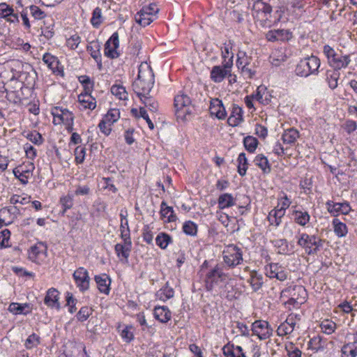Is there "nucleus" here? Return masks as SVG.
Instances as JSON below:
<instances>
[{
  "instance_id": "obj_1",
  "label": "nucleus",
  "mask_w": 357,
  "mask_h": 357,
  "mask_svg": "<svg viewBox=\"0 0 357 357\" xmlns=\"http://www.w3.org/2000/svg\"><path fill=\"white\" fill-rule=\"evenodd\" d=\"M154 84V74L151 68L141 64L137 78L132 83V88L138 97L149 95Z\"/></svg>"
},
{
  "instance_id": "obj_2",
  "label": "nucleus",
  "mask_w": 357,
  "mask_h": 357,
  "mask_svg": "<svg viewBox=\"0 0 357 357\" xmlns=\"http://www.w3.org/2000/svg\"><path fill=\"white\" fill-rule=\"evenodd\" d=\"M297 244L303 248L308 255H316L323 246L324 240L316 235L302 233L297 237Z\"/></svg>"
},
{
  "instance_id": "obj_3",
  "label": "nucleus",
  "mask_w": 357,
  "mask_h": 357,
  "mask_svg": "<svg viewBox=\"0 0 357 357\" xmlns=\"http://www.w3.org/2000/svg\"><path fill=\"white\" fill-rule=\"evenodd\" d=\"M320 63V60L317 56H311L304 58L296 66V73L301 77L317 74Z\"/></svg>"
},
{
  "instance_id": "obj_4",
  "label": "nucleus",
  "mask_w": 357,
  "mask_h": 357,
  "mask_svg": "<svg viewBox=\"0 0 357 357\" xmlns=\"http://www.w3.org/2000/svg\"><path fill=\"white\" fill-rule=\"evenodd\" d=\"M227 278L228 274L225 273L222 268L217 264L206 273L204 279L206 289L207 291H212L215 285L225 281Z\"/></svg>"
},
{
  "instance_id": "obj_5",
  "label": "nucleus",
  "mask_w": 357,
  "mask_h": 357,
  "mask_svg": "<svg viewBox=\"0 0 357 357\" xmlns=\"http://www.w3.org/2000/svg\"><path fill=\"white\" fill-rule=\"evenodd\" d=\"M323 52L328 59V64L335 69L346 68L351 61L349 56H339L328 45L324 46Z\"/></svg>"
},
{
  "instance_id": "obj_6",
  "label": "nucleus",
  "mask_w": 357,
  "mask_h": 357,
  "mask_svg": "<svg viewBox=\"0 0 357 357\" xmlns=\"http://www.w3.org/2000/svg\"><path fill=\"white\" fill-rule=\"evenodd\" d=\"M233 66V56L227 61L222 62V66H215L210 73L211 79L216 83L221 82L226 77H231V68Z\"/></svg>"
},
{
  "instance_id": "obj_7",
  "label": "nucleus",
  "mask_w": 357,
  "mask_h": 357,
  "mask_svg": "<svg viewBox=\"0 0 357 357\" xmlns=\"http://www.w3.org/2000/svg\"><path fill=\"white\" fill-rule=\"evenodd\" d=\"M190 98L184 93L178 94L174 98V107L177 118L185 119L187 114L191 113Z\"/></svg>"
},
{
  "instance_id": "obj_8",
  "label": "nucleus",
  "mask_w": 357,
  "mask_h": 357,
  "mask_svg": "<svg viewBox=\"0 0 357 357\" xmlns=\"http://www.w3.org/2000/svg\"><path fill=\"white\" fill-rule=\"evenodd\" d=\"M225 263L229 267H234L243 261V255L240 248L231 245L229 247L227 254L223 256Z\"/></svg>"
},
{
  "instance_id": "obj_9",
  "label": "nucleus",
  "mask_w": 357,
  "mask_h": 357,
  "mask_svg": "<svg viewBox=\"0 0 357 357\" xmlns=\"http://www.w3.org/2000/svg\"><path fill=\"white\" fill-rule=\"evenodd\" d=\"M73 276L80 291L84 292L89 289L90 277L86 269L79 267L74 272Z\"/></svg>"
},
{
  "instance_id": "obj_10",
  "label": "nucleus",
  "mask_w": 357,
  "mask_h": 357,
  "mask_svg": "<svg viewBox=\"0 0 357 357\" xmlns=\"http://www.w3.org/2000/svg\"><path fill=\"white\" fill-rule=\"evenodd\" d=\"M287 293L291 296L288 301L290 304L294 303L301 304L305 301L307 292L305 289L301 285H296L282 291V294H285Z\"/></svg>"
},
{
  "instance_id": "obj_11",
  "label": "nucleus",
  "mask_w": 357,
  "mask_h": 357,
  "mask_svg": "<svg viewBox=\"0 0 357 357\" xmlns=\"http://www.w3.org/2000/svg\"><path fill=\"white\" fill-rule=\"evenodd\" d=\"M252 331L260 340H266L272 335L273 329L267 321L257 320L252 324Z\"/></svg>"
},
{
  "instance_id": "obj_12",
  "label": "nucleus",
  "mask_w": 357,
  "mask_h": 357,
  "mask_svg": "<svg viewBox=\"0 0 357 357\" xmlns=\"http://www.w3.org/2000/svg\"><path fill=\"white\" fill-rule=\"evenodd\" d=\"M119 47V39L118 32H114L107 40L105 45V55L110 59H115L119 56L117 48Z\"/></svg>"
},
{
  "instance_id": "obj_13",
  "label": "nucleus",
  "mask_w": 357,
  "mask_h": 357,
  "mask_svg": "<svg viewBox=\"0 0 357 357\" xmlns=\"http://www.w3.org/2000/svg\"><path fill=\"white\" fill-rule=\"evenodd\" d=\"M292 33L289 29H273L268 31L266 39L269 42H286L292 38Z\"/></svg>"
},
{
  "instance_id": "obj_14",
  "label": "nucleus",
  "mask_w": 357,
  "mask_h": 357,
  "mask_svg": "<svg viewBox=\"0 0 357 357\" xmlns=\"http://www.w3.org/2000/svg\"><path fill=\"white\" fill-rule=\"evenodd\" d=\"M86 50L96 61L99 70L102 69V59L100 54V44L98 40L91 42L86 47Z\"/></svg>"
},
{
  "instance_id": "obj_15",
  "label": "nucleus",
  "mask_w": 357,
  "mask_h": 357,
  "mask_svg": "<svg viewBox=\"0 0 357 357\" xmlns=\"http://www.w3.org/2000/svg\"><path fill=\"white\" fill-rule=\"evenodd\" d=\"M210 112L215 115L218 119H225L227 116L225 108L221 100L213 99L211 102Z\"/></svg>"
},
{
  "instance_id": "obj_16",
  "label": "nucleus",
  "mask_w": 357,
  "mask_h": 357,
  "mask_svg": "<svg viewBox=\"0 0 357 357\" xmlns=\"http://www.w3.org/2000/svg\"><path fill=\"white\" fill-rule=\"evenodd\" d=\"M94 280L97 284L98 290L106 295L110 291L111 280L106 274L96 275Z\"/></svg>"
},
{
  "instance_id": "obj_17",
  "label": "nucleus",
  "mask_w": 357,
  "mask_h": 357,
  "mask_svg": "<svg viewBox=\"0 0 357 357\" xmlns=\"http://www.w3.org/2000/svg\"><path fill=\"white\" fill-rule=\"evenodd\" d=\"M43 61L54 73H56L58 75L61 74V75H63V69L61 67H59V61L56 56L46 53L43 55Z\"/></svg>"
},
{
  "instance_id": "obj_18",
  "label": "nucleus",
  "mask_w": 357,
  "mask_h": 357,
  "mask_svg": "<svg viewBox=\"0 0 357 357\" xmlns=\"http://www.w3.org/2000/svg\"><path fill=\"white\" fill-rule=\"evenodd\" d=\"M243 121L242 108L236 105H233L231 114L227 119L228 124L232 127H235L239 125Z\"/></svg>"
},
{
  "instance_id": "obj_19",
  "label": "nucleus",
  "mask_w": 357,
  "mask_h": 357,
  "mask_svg": "<svg viewBox=\"0 0 357 357\" xmlns=\"http://www.w3.org/2000/svg\"><path fill=\"white\" fill-rule=\"evenodd\" d=\"M47 247L43 243H39L31 246L29 251V259L34 262H38L41 255H45Z\"/></svg>"
},
{
  "instance_id": "obj_20",
  "label": "nucleus",
  "mask_w": 357,
  "mask_h": 357,
  "mask_svg": "<svg viewBox=\"0 0 357 357\" xmlns=\"http://www.w3.org/2000/svg\"><path fill=\"white\" fill-rule=\"evenodd\" d=\"M8 310L15 314H27L31 312L32 307L29 303H12L8 307Z\"/></svg>"
},
{
  "instance_id": "obj_21",
  "label": "nucleus",
  "mask_w": 357,
  "mask_h": 357,
  "mask_svg": "<svg viewBox=\"0 0 357 357\" xmlns=\"http://www.w3.org/2000/svg\"><path fill=\"white\" fill-rule=\"evenodd\" d=\"M59 291L54 288H50L47 291L46 296L44 299V303L48 307H54L56 305L57 308L59 307Z\"/></svg>"
},
{
  "instance_id": "obj_22",
  "label": "nucleus",
  "mask_w": 357,
  "mask_h": 357,
  "mask_svg": "<svg viewBox=\"0 0 357 357\" xmlns=\"http://www.w3.org/2000/svg\"><path fill=\"white\" fill-rule=\"evenodd\" d=\"M155 318L162 323H167L171 319V312L166 306H157L154 308Z\"/></svg>"
},
{
  "instance_id": "obj_23",
  "label": "nucleus",
  "mask_w": 357,
  "mask_h": 357,
  "mask_svg": "<svg viewBox=\"0 0 357 357\" xmlns=\"http://www.w3.org/2000/svg\"><path fill=\"white\" fill-rule=\"evenodd\" d=\"M248 281L250 284L252 290L256 292L261 288L264 284V278L261 274L253 271L250 273V277Z\"/></svg>"
},
{
  "instance_id": "obj_24",
  "label": "nucleus",
  "mask_w": 357,
  "mask_h": 357,
  "mask_svg": "<svg viewBox=\"0 0 357 357\" xmlns=\"http://www.w3.org/2000/svg\"><path fill=\"white\" fill-rule=\"evenodd\" d=\"M284 211H282L278 207L272 209L267 217L268 222L271 225L278 227L281 222L282 218L284 215Z\"/></svg>"
},
{
  "instance_id": "obj_25",
  "label": "nucleus",
  "mask_w": 357,
  "mask_h": 357,
  "mask_svg": "<svg viewBox=\"0 0 357 357\" xmlns=\"http://www.w3.org/2000/svg\"><path fill=\"white\" fill-rule=\"evenodd\" d=\"M131 246L132 245H130V243H117L114 246V250L115 252L119 258H121V257L125 259L126 262H128V257L130 255V252L131 250Z\"/></svg>"
},
{
  "instance_id": "obj_26",
  "label": "nucleus",
  "mask_w": 357,
  "mask_h": 357,
  "mask_svg": "<svg viewBox=\"0 0 357 357\" xmlns=\"http://www.w3.org/2000/svg\"><path fill=\"white\" fill-rule=\"evenodd\" d=\"M160 215L162 219L167 218L168 222L176 220V216L174 214L173 208L168 206L164 201L160 204Z\"/></svg>"
},
{
  "instance_id": "obj_27",
  "label": "nucleus",
  "mask_w": 357,
  "mask_h": 357,
  "mask_svg": "<svg viewBox=\"0 0 357 357\" xmlns=\"http://www.w3.org/2000/svg\"><path fill=\"white\" fill-rule=\"evenodd\" d=\"M78 100L84 109L93 110L96 107V99L89 94H80L78 96Z\"/></svg>"
},
{
  "instance_id": "obj_28",
  "label": "nucleus",
  "mask_w": 357,
  "mask_h": 357,
  "mask_svg": "<svg viewBox=\"0 0 357 357\" xmlns=\"http://www.w3.org/2000/svg\"><path fill=\"white\" fill-rule=\"evenodd\" d=\"M299 137V132L296 129L290 128L284 130L282 135V139L284 144H294Z\"/></svg>"
},
{
  "instance_id": "obj_29",
  "label": "nucleus",
  "mask_w": 357,
  "mask_h": 357,
  "mask_svg": "<svg viewBox=\"0 0 357 357\" xmlns=\"http://www.w3.org/2000/svg\"><path fill=\"white\" fill-rule=\"evenodd\" d=\"M340 69L328 70L326 73V79L328 84V86L331 89H335L337 86V81L340 78Z\"/></svg>"
},
{
  "instance_id": "obj_30",
  "label": "nucleus",
  "mask_w": 357,
  "mask_h": 357,
  "mask_svg": "<svg viewBox=\"0 0 357 357\" xmlns=\"http://www.w3.org/2000/svg\"><path fill=\"white\" fill-rule=\"evenodd\" d=\"M254 162L255 165L259 167L263 172L264 174H268L271 171V165L267 158L263 154H258Z\"/></svg>"
},
{
  "instance_id": "obj_31",
  "label": "nucleus",
  "mask_w": 357,
  "mask_h": 357,
  "mask_svg": "<svg viewBox=\"0 0 357 357\" xmlns=\"http://www.w3.org/2000/svg\"><path fill=\"white\" fill-rule=\"evenodd\" d=\"M218 206L220 209L229 208L236 204V201L232 195L224 193L220 195L218 198Z\"/></svg>"
},
{
  "instance_id": "obj_32",
  "label": "nucleus",
  "mask_w": 357,
  "mask_h": 357,
  "mask_svg": "<svg viewBox=\"0 0 357 357\" xmlns=\"http://www.w3.org/2000/svg\"><path fill=\"white\" fill-rule=\"evenodd\" d=\"M139 98L144 106L147 107L151 112H156L158 111V103L152 96L146 95Z\"/></svg>"
},
{
  "instance_id": "obj_33",
  "label": "nucleus",
  "mask_w": 357,
  "mask_h": 357,
  "mask_svg": "<svg viewBox=\"0 0 357 357\" xmlns=\"http://www.w3.org/2000/svg\"><path fill=\"white\" fill-rule=\"evenodd\" d=\"M136 22L143 26H146L154 20V17L142 9L135 16Z\"/></svg>"
},
{
  "instance_id": "obj_34",
  "label": "nucleus",
  "mask_w": 357,
  "mask_h": 357,
  "mask_svg": "<svg viewBox=\"0 0 357 357\" xmlns=\"http://www.w3.org/2000/svg\"><path fill=\"white\" fill-rule=\"evenodd\" d=\"M308 345L311 349L318 351L324 349L325 341L321 336L317 335L310 339Z\"/></svg>"
},
{
  "instance_id": "obj_35",
  "label": "nucleus",
  "mask_w": 357,
  "mask_h": 357,
  "mask_svg": "<svg viewBox=\"0 0 357 357\" xmlns=\"http://www.w3.org/2000/svg\"><path fill=\"white\" fill-rule=\"evenodd\" d=\"M73 197V194L68 193L66 195L60 198L59 203L63 208V214L65 213L67 210L73 208L74 204Z\"/></svg>"
},
{
  "instance_id": "obj_36",
  "label": "nucleus",
  "mask_w": 357,
  "mask_h": 357,
  "mask_svg": "<svg viewBox=\"0 0 357 357\" xmlns=\"http://www.w3.org/2000/svg\"><path fill=\"white\" fill-rule=\"evenodd\" d=\"M238 172L241 176H245L248 169V160L245 153H241L238 159Z\"/></svg>"
},
{
  "instance_id": "obj_37",
  "label": "nucleus",
  "mask_w": 357,
  "mask_h": 357,
  "mask_svg": "<svg viewBox=\"0 0 357 357\" xmlns=\"http://www.w3.org/2000/svg\"><path fill=\"white\" fill-rule=\"evenodd\" d=\"M243 145L250 153H254L258 145V140L252 136H247L243 139Z\"/></svg>"
},
{
  "instance_id": "obj_38",
  "label": "nucleus",
  "mask_w": 357,
  "mask_h": 357,
  "mask_svg": "<svg viewBox=\"0 0 357 357\" xmlns=\"http://www.w3.org/2000/svg\"><path fill=\"white\" fill-rule=\"evenodd\" d=\"M155 243L160 248L165 249L172 243V238L167 234L160 233L155 238Z\"/></svg>"
},
{
  "instance_id": "obj_39",
  "label": "nucleus",
  "mask_w": 357,
  "mask_h": 357,
  "mask_svg": "<svg viewBox=\"0 0 357 357\" xmlns=\"http://www.w3.org/2000/svg\"><path fill=\"white\" fill-rule=\"evenodd\" d=\"M294 214L295 222L301 226H305L310 219V215L306 211H295Z\"/></svg>"
},
{
  "instance_id": "obj_40",
  "label": "nucleus",
  "mask_w": 357,
  "mask_h": 357,
  "mask_svg": "<svg viewBox=\"0 0 357 357\" xmlns=\"http://www.w3.org/2000/svg\"><path fill=\"white\" fill-rule=\"evenodd\" d=\"M111 93L120 100H127L128 93L122 85L115 84L111 87Z\"/></svg>"
},
{
  "instance_id": "obj_41",
  "label": "nucleus",
  "mask_w": 357,
  "mask_h": 357,
  "mask_svg": "<svg viewBox=\"0 0 357 357\" xmlns=\"http://www.w3.org/2000/svg\"><path fill=\"white\" fill-rule=\"evenodd\" d=\"M333 225L334 227V231L339 237L344 236L347 233V228L344 223L339 221L338 219H334L333 220Z\"/></svg>"
},
{
  "instance_id": "obj_42",
  "label": "nucleus",
  "mask_w": 357,
  "mask_h": 357,
  "mask_svg": "<svg viewBox=\"0 0 357 357\" xmlns=\"http://www.w3.org/2000/svg\"><path fill=\"white\" fill-rule=\"evenodd\" d=\"M119 118V109L116 108L110 109L103 117L105 121L109 122V124H114Z\"/></svg>"
},
{
  "instance_id": "obj_43",
  "label": "nucleus",
  "mask_w": 357,
  "mask_h": 357,
  "mask_svg": "<svg viewBox=\"0 0 357 357\" xmlns=\"http://www.w3.org/2000/svg\"><path fill=\"white\" fill-rule=\"evenodd\" d=\"M102 22V10L100 8L96 7L93 11L91 23L94 27L98 28L101 24Z\"/></svg>"
},
{
  "instance_id": "obj_44",
  "label": "nucleus",
  "mask_w": 357,
  "mask_h": 357,
  "mask_svg": "<svg viewBox=\"0 0 357 357\" xmlns=\"http://www.w3.org/2000/svg\"><path fill=\"white\" fill-rule=\"evenodd\" d=\"M93 312V309L89 306H84L80 308L77 314H76L77 319L79 321H85Z\"/></svg>"
},
{
  "instance_id": "obj_45",
  "label": "nucleus",
  "mask_w": 357,
  "mask_h": 357,
  "mask_svg": "<svg viewBox=\"0 0 357 357\" xmlns=\"http://www.w3.org/2000/svg\"><path fill=\"white\" fill-rule=\"evenodd\" d=\"M342 357H356L357 349L351 343L344 344L341 349Z\"/></svg>"
},
{
  "instance_id": "obj_46",
  "label": "nucleus",
  "mask_w": 357,
  "mask_h": 357,
  "mask_svg": "<svg viewBox=\"0 0 357 357\" xmlns=\"http://www.w3.org/2000/svg\"><path fill=\"white\" fill-rule=\"evenodd\" d=\"M183 232L189 236H196L197 233V225L192 221H186L183 225Z\"/></svg>"
},
{
  "instance_id": "obj_47",
  "label": "nucleus",
  "mask_w": 357,
  "mask_h": 357,
  "mask_svg": "<svg viewBox=\"0 0 357 357\" xmlns=\"http://www.w3.org/2000/svg\"><path fill=\"white\" fill-rule=\"evenodd\" d=\"M320 327L323 333L330 335L335 331L336 328V324L332 321L326 319L324 320L321 323Z\"/></svg>"
},
{
  "instance_id": "obj_48",
  "label": "nucleus",
  "mask_w": 357,
  "mask_h": 357,
  "mask_svg": "<svg viewBox=\"0 0 357 357\" xmlns=\"http://www.w3.org/2000/svg\"><path fill=\"white\" fill-rule=\"evenodd\" d=\"M289 319H287L285 322L281 324L278 329L277 333L279 336H284L288 334H290L294 331V326H291L289 324Z\"/></svg>"
},
{
  "instance_id": "obj_49",
  "label": "nucleus",
  "mask_w": 357,
  "mask_h": 357,
  "mask_svg": "<svg viewBox=\"0 0 357 357\" xmlns=\"http://www.w3.org/2000/svg\"><path fill=\"white\" fill-rule=\"evenodd\" d=\"M30 173V170L20 171L19 167H16L13 169L15 176L17 177L23 184H26L28 183V178Z\"/></svg>"
},
{
  "instance_id": "obj_50",
  "label": "nucleus",
  "mask_w": 357,
  "mask_h": 357,
  "mask_svg": "<svg viewBox=\"0 0 357 357\" xmlns=\"http://www.w3.org/2000/svg\"><path fill=\"white\" fill-rule=\"evenodd\" d=\"M40 344V337L36 333L30 335L25 342V347L26 349H32Z\"/></svg>"
},
{
  "instance_id": "obj_51",
  "label": "nucleus",
  "mask_w": 357,
  "mask_h": 357,
  "mask_svg": "<svg viewBox=\"0 0 357 357\" xmlns=\"http://www.w3.org/2000/svg\"><path fill=\"white\" fill-rule=\"evenodd\" d=\"M281 265L278 264L271 263L265 267L266 275L267 277L270 278H273L274 275L277 274V272L279 271Z\"/></svg>"
},
{
  "instance_id": "obj_52",
  "label": "nucleus",
  "mask_w": 357,
  "mask_h": 357,
  "mask_svg": "<svg viewBox=\"0 0 357 357\" xmlns=\"http://www.w3.org/2000/svg\"><path fill=\"white\" fill-rule=\"evenodd\" d=\"M31 15L36 20H42L45 17L46 14L44 11H43L39 7L35 5H32L29 7Z\"/></svg>"
},
{
  "instance_id": "obj_53",
  "label": "nucleus",
  "mask_w": 357,
  "mask_h": 357,
  "mask_svg": "<svg viewBox=\"0 0 357 357\" xmlns=\"http://www.w3.org/2000/svg\"><path fill=\"white\" fill-rule=\"evenodd\" d=\"M158 295H160L161 298L164 296L165 299H169L174 296V289L169 286L168 282H167L165 286L158 291Z\"/></svg>"
},
{
  "instance_id": "obj_54",
  "label": "nucleus",
  "mask_w": 357,
  "mask_h": 357,
  "mask_svg": "<svg viewBox=\"0 0 357 357\" xmlns=\"http://www.w3.org/2000/svg\"><path fill=\"white\" fill-rule=\"evenodd\" d=\"M132 330V327L131 326H127L121 331V336L123 338V340L127 343L130 342L134 339V335Z\"/></svg>"
},
{
  "instance_id": "obj_55",
  "label": "nucleus",
  "mask_w": 357,
  "mask_h": 357,
  "mask_svg": "<svg viewBox=\"0 0 357 357\" xmlns=\"http://www.w3.org/2000/svg\"><path fill=\"white\" fill-rule=\"evenodd\" d=\"M243 56L238 55V59L236 61V66L238 69H243L245 67L249 66L251 60L250 57H248L245 52L241 53Z\"/></svg>"
},
{
  "instance_id": "obj_56",
  "label": "nucleus",
  "mask_w": 357,
  "mask_h": 357,
  "mask_svg": "<svg viewBox=\"0 0 357 357\" xmlns=\"http://www.w3.org/2000/svg\"><path fill=\"white\" fill-rule=\"evenodd\" d=\"M77 299H75L71 293L67 292L66 296V305L69 307L68 311L71 314L74 313L76 310Z\"/></svg>"
},
{
  "instance_id": "obj_57",
  "label": "nucleus",
  "mask_w": 357,
  "mask_h": 357,
  "mask_svg": "<svg viewBox=\"0 0 357 357\" xmlns=\"http://www.w3.org/2000/svg\"><path fill=\"white\" fill-rule=\"evenodd\" d=\"M86 149L82 146H77L75 150V162L77 164H82L85 158Z\"/></svg>"
},
{
  "instance_id": "obj_58",
  "label": "nucleus",
  "mask_w": 357,
  "mask_h": 357,
  "mask_svg": "<svg viewBox=\"0 0 357 357\" xmlns=\"http://www.w3.org/2000/svg\"><path fill=\"white\" fill-rule=\"evenodd\" d=\"M10 231L8 229H5L0 232V248H6L10 239Z\"/></svg>"
},
{
  "instance_id": "obj_59",
  "label": "nucleus",
  "mask_w": 357,
  "mask_h": 357,
  "mask_svg": "<svg viewBox=\"0 0 357 357\" xmlns=\"http://www.w3.org/2000/svg\"><path fill=\"white\" fill-rule=\"evenodd\" d=\"M61 122L67 125H72L73 123L74 116L73 113L67 109H62Z\"/></svg>"
},
{
  "instance_id": "obj_60",
  "label": "nucleus",
  "mask_w": 357,
  "mask_h": 357,
  "mask_svg": "<svg viewBox=\"0 0 357 357\" xmlns=\"http://www.w3.org/2000/svg\"><path fill=\"white\" fill-rule=\"evenodd\" d=\"M231 44L230 42L228 44H227V43L224 44V46L221 48L222 57L223 59L222 62L227 61L231 55L234 56V54L231 52Z\"/></svg>"
},
{
  "instance_id": "obj_61",
  "label": "nucleus",
  "mask_w": 357,
  "mask_h": 357,
  "mask_svg": "<svg viewBox=\"0 0 357 357\" xmlns=\"http://www.w3.org/2000/svg\"><path fill=\"white\" fill-rule=\"evenodd\" d=\"M80 42L81 38L77 34H75L70 37L68 39H67L66 45L71 50H75L76 48H77Z\"/></svg>"
},
{
  "instance_id": "obj_62",
  "label": "nucleus",
  "mask_w": 357,
  "mask_h": 357,
  "mask_svg": "<svg viewBox=\"0 0 357 357\" xmlns=\"http://www.w3.org/2000/svg\"><path fill=\"white\" fill-rule=\"evenodd\" d=\"M13 12V8L6 3H0V17L6 18L10 16Z\"/></svg>"
},
{
  "instance_id": "obj_63",
  "label": "nucleus",
  "mask_w": 357,
  "mask_h": 357,
  "mask_svg": "<svg viewBox=\"0 0 357 357\" xmlns=\"http://www.w3.org/2000/svg\"><path fill=\"white\" fill-rule=\"evenodd\" d=\"M289 357H301V351L292 343L286 347Z\"/></svg>"
},
{
  "instance_id": "obj_64",
  "label": "nucleus",
  "mask_w": 357,
  "mask_h": 357,
  "mask_svg": "<svg viewBox=\"0 0 357 357\" xmlns=\"http://www.w3.org/2000/svg\"><path fill=\"white\" fill-rule=\"evenodd\" d=\"M222 351L225 357H239L237 354H235L234 345H225L223 347Z\"/></svg>"
}]
</instances>
